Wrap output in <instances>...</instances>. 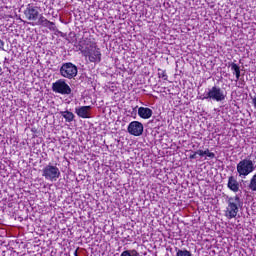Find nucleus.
Wrapping results in <instances>:
<instances>
[{"instance_id":"f257e3e1","label":"nucleus","mask_w":256,"mask_h":256,"mask_svg":"<svg viewBox=\"0 0 256 256\" xmlns=\"http://www.w3.org/2000/svg\"><path fill=\"white\" fill-rule=\"evenodd\" d=\"M78 49L83 53L84 57H88L90 63H101V50L95 42L82 40L78 44Z\"/></svg>"},{"instance_id":"f03ea898","label":"nucleus","mask_w":256,"mask_h":256,"mask_svg":"<svg viewBox=\"0 0 256 256\" xmlns=\"http://www.w3.org/2000/svg\"><path fill=\"white\" fill-rule=\"evenodd\" d=\"M226 203L227 207L224 211L226 219H235L237 215H239V208L243 205V202H241V198L238 195L234 197H229L226 200Z\"/></svg>"},{"instance_id":"7ed1b4c3","label":"nucleus","mask_w":256,"mask_h":256,"mask_svg":"<svg viewBox=\"0 0 256 256\" xmlns=\"http://www.w3.org/2000/svg\"><path fill=\"white\" fill-rule=\"evenodd\" d=\"M199 99H201V101L206 100L221 103L222 101H225V99H227V92H224L219 86H213L212 88L208 89L207 93L199 96Z\"/></svg>"},{"instance_id":"20e7f679","label":"nucleus","mask_w":256,"mask_h":256,"mask_svg":"<svg viewBox=\"0 0 256 256\" xmlns=\"http://www.w3.org/2000/svg\"><path fill=\"white\" fill-rule=\"evenodd\" d=\"M238 177L246 179L247 175H251L255 171V164L251 159H242L236 166Z\"/></svg>"},{"instance_id":"39448f33","label":"nucleus","mask_w":256,"mask_h":256,"mask_svg":"<svg viewBox=\"0 0 256 256\" xmlns=\"http://www.w3.org/2000/svg\"><path fill=\"white\" fill-rule=\"evenodd\" d=\"M59 73L64 79H75L79 73V69L75 64L66 62L60 67Z\"/></svg>"},{"instance_id":"423d86ee","label":"nucleus","mask_w":256,"mask_h":256,"mask_svg":"<svg viewBox=\"0 0 256 256\" xmlns=\"http://www.w3.org/2000/svg\"><path fill=\"white\" fill-rule=\"evenodd\" d=\"M42 177H44L46 181H57V179L61 177V171L57 166L48 164L42 169Z\"/></svg>"},{"instance_id":"0eeeda50","label":"nucleus","mask_w":256,"mask_h":256,"mask_svg":"<svg viewBox=\"0 0 256 256\" xmlns=\"http://www.w3.org/2000/svg\"><path fill=\"white\" fill-rule=\"evenodd\" d=\"M52 91L54 93H58L59 95H71L72 93L71 86L67 84L65 79H59L52 83Z\"/></svg>"},{"instance_id":"6e6552de","label":"nucleus","mask_w":256,"mask_h":256,"mask_svg":"<svg viewBox=\"0 0 256 256\" xmlns=\"http://www.w3.org/2000/svg\"><path fill=\"white\" fill-rule=\"evenodd\" d=\"M143 123L139 121H132L129 123L127 131L130 135L134 137H141L143 135Z\"/></svg>"},{"instance_id":"1a4fd4ad","label":"nucleus","mask_w":256,"mask_h":256,"mask_svg":"<svg viewBox=\"0 0 256 256\" xmlns=\"http://www.w3.org/2000/svg\"><path fill=\"white\" fill-rule=\"evenodd\" d=\"M24 15L28 21H37L41 15H39V7L28 4Z\"/></svg>"},{"instance_id":"9d476101","label":"nucleus","mask_w":256,"mask_h":256,"mask_svg":"<svg viewBox=\"0 0 256 256\" xmlns=\"http://www.w3.org/2000/svg\"><path fill=\"white\" fill-rule=\"evenodd\" d=\"M75 113L82 119H89L91 117V106H82L75 108Z\"/></svg>"},{"instance_id":"9b49d317","label":"nucleus","mask_w":256,"mask_h":256,"mask_svg":"<svg viewBox=\"0 0 256 256\" xmlns=\"http://www.w3.org/2000/svg\"><path fill=\"white\" fill-rule=\"evenodd\" d=\"M227 187L230 191H233V193L239 192V182L235 176L228 177Z\"/></svg>"},{"instance_id":"f8f14e48","label":"nucleus","mask_w":256,"mask_h":256,"mask_svg":"<svg viewBox=\"0 0 256 256\" xmlns=\"http://www.w3.org/2000/svg\"><path fill=\"white\" fill-rule=\"evenodd\" d=\"M138 115L141 119H151L153 117V110L147 107L138 108Z\"/></svg>"},{"instance_id":"ddd939ff","label":"nucleus","mask_w":256,"mask_h":256,"mask_svg":"<svg viewBox=\"0 0 256 256\" xmlns=\"http://www.w3.org/2000/svg\"><path fill=\"white\" fill-rule=\"evenodd\" d=\"M60 115L65 119L66 123H73L75 121V114L69 110L60 111Z\"/></svg>"},{"instance_id":"4468645a","label":"nucleus","mask_w":256,"mask_h":256,"mask_svg":"<svg viewBox=\"0 0 256 256\" xmlns=\"http://www.w3.org/2000/svg\"><path fill=\"white\" fill-rule=\"evenodd\" d=\"M229 67L231 68L233 75H235L236 81H239V79H241V67L234 62L230 63Z\"/></svg>"},{"instance_id":"2eb2a0df","label":"nucleus","mask_w":256,"mask_h":256,"mask_svg":"<svg viewBox=\"0 0 256 256\" xmlns=\"http://www.w3.org/2000/svg\"><path fill=\"white\" fill-rule=\"evenodd\" d=\"M36 25H42V27H49L51 24V21L47 20L43 15H40L38 18V21L36 22Z\"/></svg>"},{"instance_id":"dca6fc26","label":"nucleus","mask_w":256,"mask_h":256,"mask_svg":"<svg viewBox=\"0 0 256 256\" xmlns=\"http://www.w3.org/2000/svg\"><path fill=\"white\" fill-rule=\"evenodd\" d=\"M120 256H141L137 250H126L121 253Z\"/></svg>"},{"instance_id":"f3484780","label":"nucleus","mask_w":256,"mask_h":256,"mask_svg":"<svg viewBox=\"0 0 256 256\" xmlns=\"http://www.w3.org/2000/svg\"><path fill=\"white\" fill-rule=\"evenodd\" d=\"M176 256H193V254H191V251L184 249H178L176 252Z\"/></svg>"},{"instance_id":"a211bd4d","label":"nucleus","mask_w":256,"mask_h":256,"mask_svg":"<svg viewBox=\"0 0 256 256\" xmlns=\"http://www.w3.org/2000/svg\"><path fill=\"white\" fill-rule=\"evenodd\" d=\"M158 77L159 79H163L164 81H167L168 79L167 72L165 70H162L161 68H158Z\"/></svg>"},{"instance_id":"6ab92c4d","label":"nucleus","mask_w":256,"mask_h":256,"mask_svg":"<svg viewBox=\"0 0 256 256\" xmlns=\"http://www.w3.org/2000/svg\"><path fill=\"white\" fill-rule=\"evenodd\" d=\"M249 189L256 191V174L250 180Z\"/></svg>"},{"instance_id":"aec40b11","label":"nucleus","mask_w":256,"mask_h":256,"mask_svg":"<svg viewBox=\"0 0 256 256\" xmlns=\"http://www.w3.org/2000/svg\"><path fill=\"white\" fill-rule=\"evenodd\" d=\"M204 155H206V157H209L210 159H215V153L210 152L209 149L204 150Z\"/></svg>"},{"instance_id":"412c9836","label":"nucleus","mask_w":256,"mask_h":256,"mask_svg":"<svg viewBox=\"0 0 256 256\" xmlns=\"http://www.w3.org/2000/svg\"><path fill=\"white\" fill-rule=\"evenodd\" d=\"M47 29H49L50 31H56L57 30V26H55V22H51V24H49Z\"/></svg>"},{"instance_id":"4be33fe9","label":"nucleus","mask_w":256,"mask_h":256,"mask_svg":"<svg viewBox=\"0 0 256 256\" xmlns=\"http://www.w3.org/2000/svg\"><path fill=\"white\" fill-rule=\"evenodd\" d=\"M196 153H197V155H200V157H204V155H205V151H203V150H198V151H196Z\"/></svg>"},{"instance_id":"5701e85b","label":"nucleus","mask_w":256,"mask_h":256,"mask_svg":"<svg viewBox=\"0 0 256 256\" xmlns=\"http://www.w3.org/2000/svg\"><path fill=\"white\" fill-rule=\"evenodd\" d=\"M189 159H197V152H194L192 155H190Z\"/></svg>"},{"instance_id":"b1692460","label":"nucleus","mask_w":256,"mask_h":256,"mask_svg":"<svg viewBox=\"0 0 256 256\" xmlns=\"http://www.w3.org/2000/svg\"><path fill=\"white\" fill-rule=\"evenodd\" d=\"M252 103L254 107L256 108V94L252 97Z\"/></svg>"},{"instance_id":"393cba45","label":"nucleus","mask_w":256,"mask_h":256,"mask_svg":"<svg viewBox=\"0 0 256 256\" xmlns=\"http://www.w3.org/2000/svg\"><path fill=\"white\" fill-rule=\"evenodd\" d=\"M3 47H5V42H3V40L0 39V49H3Z\"/></svg>"}]
</instances>
